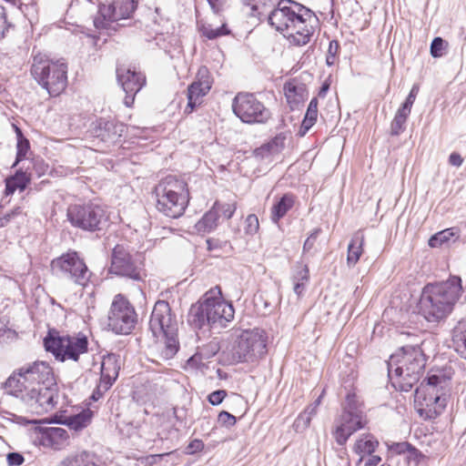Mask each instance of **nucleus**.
<instances>
[{
    "label": "nucleus",
    "mask_w": 466,
    "mask_h": 466,
    "mask_svg": "<svg viewBox=\"0 0 466 466\" xmlns=\"http://www.w3.org/2000/svg\"><path fill=\"white\" fill-rule=\"evenodd\" d=\"M153 391L147 384H141L137 386L133 391V399L137 402L146 403L152 400Z\"/></svg>",
    "instance_id": "de8ad7c7"
},
{
    "label": "nucleus",
    "mask_w": 466,
    "mask_h": 466,
    "mask_svg": "<svg viewBox=\"0 0 466 466\" xmlns=\"http://www.w3.org/2000/svg\"><path fill=\"white\" fill-rule=\"evenodd\" d=\"M23 212V209L21 207H15L11 211L6 213L4 217L7 218L8 222L10 223L15 217L21 215Z\"/></svg>",
    "instance_id": "774afa93"
},
{
    "label": "nucleus",
    "mask_w": 466,
    "mask_h": 466,
    "mask_svg": "<svg viewBox=\"0 0 466 466\" xmlns=\"http://www.w3.org/2000/svg\"><path fill=\"white\" fill-rule=\"evenodd\" d=\"M15 21L8 16L5 8L0 5V39L5 38L10 32L15 31Z\"/></svg>",
    "instance_id": "49530a36"
},
{
    "label": "nucleus",
    "mask_w": 466,
    "mask_h": 466,
    "mask_svg": "<svg viewBox=\"0 0 466 466\" xmlns=\"http://www.w3.org/2000/svg\"><path fill=\"white\" fill-rule=\"evenodd\" d=\"M138 314L128 298L116 294L110 303L106 315V328L116 335H130L136 329Z\"/></svg>",
    "instance_id": "9d476101"
},
{
    "label": "nucleus",
    "mask_w": 466,
    "mask_h": 466,
    "mask_svg": "<svg viewBox=\"0 0 466 466\" xmlns=\"http://www.w3.org/2000/svg\"><path fill=\"white\" fill-rule=\"evenodd\" d=\"M410 447V444L408 442H394L390 446V451L396 454L405 455Z\"/></svg>",
    "instance_id": "680f3d73"
},
{
    "label": "nucleus",
    "mask_w": 466,
    "mask_h": 466,
    "mask_svg": "<svg viewBox=\"0 0 466 466\" xmlns=\"http://www.w3.org/2000/svg\"><path fill=\"white\" fill-rule=\"evenodd\" d=\"M283 93L291 110L302 104L309 94L307 85L299 77L288 79L284 83Z\"/></svg>",
    "instance_id": "5701e85b"
},
{
    "label": "nucleus",
    "mask_w": 466,
    "mask_h": 466,
    "mask_svg": "<svg viewBox=\"0 0 466 466\" xmlns=\"http://www.w3.org/2000/svg\"><path fill=\"white\" fill-rule=\"evenodd\" d=\"M118 359L114 354L105 356L101 362L100 379H117L119 372Z\"/></svg>",
    "instance_id": "e433bc0d"
},
{
    "label": "nucleus",
    "mask_w": 466,
    "mask_h": 466,
    "mask_svg": "<svg viewBox=\"0 0 466 466\" xmlns=\"http://www.w3.org/2000/svg\"><path fill=\"white\" fill-rule=\"evenodd\" d=\"M116 79L126 93L124 104L127 107L133 106L136 95L147 83L145 75L135 66L119 64L116 66Z\"/></svg>",
    "instance_id": "dca6fc26"
},
{
    "label": "nucleus",
    "mask_w": 466,
    "mask_h": 466,
    "mask_svg": "<svg viewBox=\"0 0 466 466\" xmlns=\"http://www.w3.org/2000/svg\"><path fill=\"white\" fill-rule=\"evenodd\" d=\"M219 218L212 208L195 224V229L199 234H207L217 228Z\"/></svg>",
    "instance_id": "72a5a7b5"
},
{
    "label": "nucleus",
    "mask_w": 466,
    "mask_h": 466,
    "mask_svg": "<svg viewBox=\"0 0 466 466\" xmlns=\"http://www.w3.org/2000/svg\"><path fill=\"white\" fill-rule=\"evenodd\" d=\"M451 340L455 351L466 360V321L460 322L453 329Z\"/></svg>",
    "instance_id": "c9c22d12"
},
{
    "label": "nucleus",
    "mask_w": 466,
    "mask_h": 466,
    "mask_svg": "<svg viewBox=\"0 0 466 466\" xmlns=\"http://www.w3.org/2000/svg\"><path fill=\"white\" fill-rule=\"evenodd\" d=\"M92 418L93 411L87 408L83 410L78 414L66 417L63 423L66 425L71 431L79 432L91 423Z\"/></svg>",
    "instance_id": "c85d7f7f"
},
{
    "label": "nucleus",
    "mask_w": 466,
    "mask_h": 466,
    "mask_svg": "<svg viewBox=\"0 0 466 466\" xmlns=\"http://www.w3.org/2000/svg\"><path fill=\"white\" fill-rule=\"evenodd\" d=\"M243 5L249 9V15L260 18L275 4V0H241Z\"/></svg>",
    "instance_id": "4c0bfd02"
},
{
    "label": "nucleus",
    "mask_w": 466,
    "mask_h": 466,
    "mask_svg": "<svg viewBox=\"0 0 466 466\" xmlns=\"http://www.w3.org/2000/svg\"><path fill=\"white\" fill-rule=\"evenodd\" d=\"M66 217L74 228L90 232L102 230L110 218L107 207L96 199L71 204Z\"/></svg>",
    "instance_id": "423d86ee"
},
{
    "label": "nucleus",
    "mask_w": 466,
    "mask_h": 466,
    "mask_svg": "<svg viewBox=\"0 0 466 466\" xmlns=\"http://www.w3.org/2000/svg\"><path fill=\"white\" fill-rule=\"evenodd\" d=\"M368 422L363 402L355 389L350 390L343 405V412L333 432L338 444L344 445L348 439L357 431L363 429Z\"/></svg>",
    "instance_id": "0eeeda50"
},
{
    "label": "nucleus",
    "mask_w": 466,
    "mask_h": 466,
    "mask_svg": "<svg viewBox=\"0 0 466 466\" xmlns=\"http://www.w3.org/2000/svg\"><path fill=\"white\" fill-rule=\"evenodd\" d=\"M446 46V42L441 37H435L431 45V55L433 57L442 56Z\"/></svg>",
    "instance_id": "8fccbe9b"
},
{
    "label": "nucleus",
    "mask_w": 466,
    "mask_h": 466,
    "mask_svg": "<svg viewBox=\"0 0 466 466\" xmlns=\"http://www.w3.org/2000/svg\"><path fill=\"white\" fill-rule=\"evenodd\" d=\"M29 384L30 382H25V380H5L2 387L7 394L21 398L28 402Z\"/></svg>",
    "instance_id": "473e14b6"
},
{
    "label": "nucleus",
    "mask_w": 466,
    "mask_h": 466,
    "mask_svg": "<svg viewBox=\"0 0 466 466\" xmlns=\"http://www.w3.org/2000/svg\"><path fill=\"white\" fill-rule=\"evenodd\" d=\"M151 196L156 210L173 219L185 214L191 198L187 181L181 176L171 174L157 181Z\"/></svg>",
    "instance_id": "7ed1b4c3"
},
{
    "label": "nucleus",
    "mask_w": 466,
    "mask_h": 466,
    "mask_svg": "<svg viewBox=\"0 0 466 466\" xmlns=\"http://www.w3.org/2000/svg\"><path fill=\"white\" fill-rule=\"evenodd\" d=\"M267 337L258 329L244 330L231 350L233 362L254 360L267 354Z\"/></svg>",
    "instance_id": "ddd939ff"
},
{
    "label": "nucleus",
    "mask_w": 466,
    "mask_h": 466,
    "mask_svg": "<svg viewBox=\"0 0 466 466\" xmlns=\"http://www.w3.org/2000/svg\"><path fill=\"white\" fill-rule=\"evenodd\" d=\"M7 462L10 466H18L24 462V457L16 452H11L7 455Z\"/></svg>",
    "instance_id": "0e129e2a"
},
{
    "label": "nucleus",
    "mask_w": 466,
    "mask_h": 466,
    "mask_svg": "<svg viewBox=\"0 0 466 466\" xmlns=\"http://www.w3.org/2000/svg\"><path fill=\"white\" fill-rule=\"evenodd\" d=\"M46 351L51 352L57 360L77 361L79 356L87 352L88 340L86 335H60L59 331L50 329L44 339Z\"/></svg>",
    "instance_id": "1a4fd4ad"
},
{
    "label": "nucleus",
    "mask_w": 466,
    "mask_h": 466,
    "mask_svg": "<svg viewBox=\"0 0 466 466\" xmlns=\"http://www.w3.org/2000/svg\"><path fill=\"white\" fill-rule=\"evenodd\" d=\"M212 209L217 213L218 218L220 219H230L236 209H237V203H222L219 201H216L214 205L212 206Z\"/></svg>",
    "instance_id": "a18cd8bd"
},
{
    "label": "nucleus",
    "mask_w": 466,
    "mask_h": 466,
    "mask_svg": "<svg viewBox=\"0 0 466 466\" xmlns=\"http://www.w3.org/2000/svg\"><path fill=\"white\" fill-rule=\"evenodd\" d=\"M304 9V5L295 1L280 0L268 14V22L272 28L284 35Z\"/></svg>",
    "instance_id": "f3484780"
},
{
    "label": "nucleus",
    "mask_w": 466,
    "mask_h": 466,
    "mask_svg": "<svg viewBox=\"0 0 466 466\" xmlns=\"http://www.w3.org/2000/svg\"><path fill=\"white\" fill-rule=\"evenodd\" d=\"M117 20L118 18L113 4H101L99 5L97 15L94 19V25L97 29H106L112 22Z\"/></svg>",
    "instance_id": "7c9ffc66"
},
{
    "label": "nucleus",
    "mask_w": 466,
    "mask_h": 466,
    "mask_svg": "<svg viewBox=\"0 0 466 466\" xmlns=\"http://www.w3.org/2000/svg\"><path fill=\"white\" fill-rule=\"evenodd\" d=\"M58 466H100L95 453L82 451L76 454L67 456Z\"/></svg>",
    "instance_id": "c756f323"
},
{
    "label": "nucleus",
    "mask_w": 466,
    "mask_h": 466,
    "mask_svg": "<svg viewBox=\"0 0 466 466\" xmlns=\"http://www.w3.org/2000/svg\"><path fill=\"white\" fill-rule=\"evenodd\" d=\"M152 336L151 348L157 358L169 360L177 354L179 349L178 332H164Z\"/></svg>",
    "instance_id": "412c9836"
},
{
    "label": "nucleus",
    "mask_w": 466,
    "mask_h": 466,
    "mask_svg": "<svg viewBox=\"0 0 466 466\" xmlns=\"http://www.w3.org/2000/svg\"><path fill=\"white\" fill-rule=\"evenodd\" d=\"M203 359L201 354H194L190 359H188L184 366L186 370H199L204 366Z\"/></svg>",
    "instance_id": "864d4df0"
},
{
    "label": "nucleus",
    "mask_w": 466,
    "mask_h": 466,
    "mask_svg": "<svg viewBox=\"0 0 466 466\" xmlns=\"http://www.w3.org/2000/svg\"><path fill=\"white\" fill-rule=\"evenodd\" d=\"M50 268L54 273L62 274L83 288L88 285L92 275L85 258L73 249L52 259Z\"/></svg>",
    "instance_id": "9b49d317"
},
{
    "label": "nucleus",
    "mask_w": 466,
    "mask_h": 466,
    "mask_svg": "<svg viewBox=\"0 0 466 466\" xmlns=\"http://www.w3.org/2000/svg\"><path fill=\"white\" fill-rule=\"evenodd\" d=\"M391 385L395 390L400 391H409L413 387L410 380H391Z\"/></svg>",
    "instance_id": "e2e57ef3"
},
{
    "label": "nucleus",
    "mask_w": 466,
    "mask_h": 466,
    "mask_svg": "<svg viewBox=\"0 0 466 466\" xmlns=\"http://www.w3.org/2000/svg\"><path fill=\"white\" fill-rule=\"evenodd\" d=\"M419 90H420L419 86L418 85H414L411 87V89H410V91L406 100L404 101V103L401 105L400 107H402L404 109H407V110L411 112V107H412V106H413V104H414V102L416 100V97H417V95L419 93Z\"/></svg>",
    "instance_id": "5fc2aeb1"
},
{
    "label": "nucleus",
    "mask_w": 466,
    "mask_h": 466,
    "mask_svg": "<svg viewBox=\"0 0 466 466\" xmlns=\"http://www.w3.org/2000/svg\"><path fill=\"white\" fill-rule=\"evenodd\" d=\"M218 420L221 425L228 427V428L234 426L237 421L235 416L228 413V411H224V410L218 414Z\"/></svg>",
    "instance_id": "4d7b16f0"
},
{
    "label": "nucleus",
    "mask_w": 466,
    "mask_h": 466,
    "mask_svg": "<svg viewBox=\"0 0 466 466\" xmlns=\"http://www.w3.org/2000/svg\"><path fill=\"white\" fill-rule=\"evenodd\" d=\"M378 444V441L370 434H365L360 437L353 447L355 453L360 455L358 464L360 463L366 456L374 452Z\"/></svg>",
    "instance_id": "2f4dec72"
},
{
    "label": "nucleus",
    "mask_w": 466,
    "mask_h": 466,
    "mask_svg": "<svg viewBox=\"0 0 466 466\" xmlns=\"http://www.w3.org/2000/svg\"><path fill=\"white\" fill-rule=\"evenodd\" d=\"M35 431L40 434L39 441L45 447L59 451L68 445L69 434L63 428L38 426Z\"/></svg>",
    "instance_id": "4be33fe9"
},
{
    "label": "nucleus",
    "mask_w": 466,
    "mask_h": 466,
    "mask_svg": "<svg viewBox=\"0 0 466 466\" xmlns=\"http://www.w3.org/2000/svg\"><path fill=\"white\" fill-rule=\"evenodd\" d=\"M68 65L65 59H54L42 53L32 58L30 73L38 85L53 97L63 94L68 84Z\"/></svg>",
    "instance_id": "20e7f679"
},
{
    "label": "nucleus",
    "mask_w": 466,
    "mask_h": 466,
    "mask_svg": "<svg viewBox=\"0 0 466 466\" xmlns=\"http://www.w3.org/2000/svg\"><path fill=\"white\" fill-rule=\"evenodd\" d=\"M461 293V279L457 276L446 281L429 283L422 289L418 312L428 322H440L452 312Z\"/></svg>",
    "instance_id": "f257e3e1"
},
{
    "label": "nucleus",
    "mask_w": 466,
    "mask_h": 466,
    "mask_svg": "<svg viewBox=\"0 0 466 466\" xmlns=\"http://www.w3.org/2000/svg\"><path fill=\"white\" fill-rule=\"evenodd\" d=\"M287 139L288 133L280 132L268 142L255 148L253 151V156L256 158L263 159L271 156L279 155L284 150Z\"/></svg>",
    "instance_id": "b1692460"
},
{
    "label": "nucleus",
    "mask_w": 466,
    "mask_h": 466,
    "mask_svg": "<svg viewBox=\"0 0 466 466\" xmlns=\"http://www.w3.org/2000/svg\"><path fill=\"white\" fill-rule=\"evenodd\" d=\"M289 28L284 36L293 46H305L313 36L318 26L319 19L316 15L305 7L301 14Z\"/></svg>",
    "instance_id": "a211bd4d"
},
{
    "label": "nucleus",
    "mask_w": 466,
    "mask_h": 466,
    "mask_svg": "<svg viewBox=\"0 0 466 466\" xmlns=\"http://www.w3.org/2000/svg\"><path fill=\"white\" fill-rule=\"evenodd\" d=\"M17 160H21L26 157V154L30 148V144L27 138L23 137L17 140Z\"/></svg>",
    "instance_id": "6e6d98bb"
},
{
    "label": "nucleus",
    "mask_w": 466,
    "mask_h": 466,
    "mask_svg": "<svg viewBox=\"0 0 466 466\" xmlns=\"http://www.w3.org/2000/svg\"><path fill=\"white\" fill-rule=\"evenodd\" d=\"M124 130V126L116 120L99 118L92 130L95 137L102 141H108L116 137H120Z\"/></svg>",
    "instance_id": "a878e982"
},
{
    "label": "nucleus",
    "mask_w": 466,
    "mask_h": 466,
    "mask_svg": "<svg viewBox=\"0 0 466 466\" xmlns=\"http://www.w3.org/2000/svg\"><path fill=\"white\" fill-rule=\"evenodd\" d=\"M204 449V443L201 440L195 439L191 441L188 445L186 447L185 452L187 454H195L198 451H201Z\"/></svg>",
    "instance_id": "bf43d9fd"
},
{
    "label": "nucleus",
    "mask_w": 466,
    "mask_h": 466,
    "mask_svg": "<svg viewBox=\"0 0 466 466\" xmlns=\"http://www.w3.org/2000/svg\"><path fill=\"white\" fill-rule=\"evenodd\" d=\"M109 272L133 280H141L144 276V261L137 252L131 253L123 245H116L112 251Z\"/></svg>",
    "instance_id": "4468645a"
},
{
    "label": "nucleus",
    "mask_w": 466,
    "mask_h": 466,
    "mask_svg": "<svg viewBox=\"0 0 466 466\" xmlns=\"http://www.w3.org/2000/svg\"><path fill=\"white\" fill-rule=\"evenodd\" d=\"M113 6L118 20L128 18L137 8L134 0H115Z\"/></svg>",
    "instance_id": "37998d69"
},
{
    "label": "nucleus",
    "mask_w": 466,
    "mask_h": 466,
    "mask_svg": "<svg viewBox=\"0 0 466 466\" xmlns=\"http://www.w3.org/2000/svg\"><path fill=\"white\" fill-rule=\"evenodd\" d=\"M227 396V391L224 390H215L212 393H210L208 397V401L211 405H218L220 404L225 397Z\"/></svg>",
    "instance_id": "13d9d810"
},
{
    "label": "nucleus",
    "mask_w": 466,
    "mask_h": 466,
    "mask_svg": "<svg viewBox=\"0 0 466 466\" xmlns=\"http://www.w3.org/2000/svg\"><path fill=\"white\" fill-rule=\"evenodd\" d=\"M233 113L243 123L266 124L271 119L270 110L253 93L239 92L232 101Z\"/></svg>",
    "instance_id": "f8f14e48"
},
{
    "label": "nucleus",
    "mask_w": 466,
    "mask_h": 466,
    "mask_svg": "<svg viewBox=\"0 0 466 466\" xmlns=\"http://www.w3.org/2000/svg\"><path fill=\"white\" fill-rule=\"evenodd\" d=\"M30 382L28 403L37 410V412L53 410L59 401L65 399L60 394L56 380H25Z\"/></svg>",
    "instance_id": "2eb2a0df"
},
{
    "label": "nucleus",
    "mask_w": 466,
    "mask_h": 466,
    "mask_svg": "<svg viewBox=\"0 0 466 466\" xmlns=\"http://www.w3.org/2000/svg\"><path fill=\"white\" fill-rule=\"evenodd\" d=\"M449 163L454 167H461L463 163V158L457 152H452L449 157Z\"/></svg>",
    "instance_id": "338daca9"
},
{
    "label": "nucleus",
    "mask_w": 466,
    "mask_h": 466,
    "mask_svg": "<svg viewBox=\"0 0 466 466\" xmlns=\"http://www.w3.org/2000/svg\"><path fill=\"white\" fill-rule=\"evenodd\" d=\"M320 232V229L318 228V229H315L308 238L307 239L305 240L304 242V245H303V251L304 252H309V250H311L314 246H315V243H316V240H317V238L319 236Z\"/></svg>",
    "instance_id": "052dcab7"
},
{
    "label": "nucleus",
    "mask_w": 466,
    "mask_h": 466,
    "mask_svg": "<svg viewBox=\"0 0 466 466\" xmlns=\"http://www.w3.org/2000/svg\"><path fill=\"white\" fill-rule=\"evenodd\" d=\"M297 200L295 194L289 192L284 194L276 203L273 204L270 209L271 220L274 223H279L287 213L294 207Z\"/></svg>",
    "instance_id": "bb28decb"
},
{
    "label": "nucleus",
    "mask_w": 466,
    "mask_h": 466,
    "mask_svg": "<svg viewBox=\"0 0 466 466\" xmlns=\"http://www.w3.org/2000/svg\"><path fill=\"white\" fill-rule=\"evenodd\" d=\"M457 233L458 230H455V228H453L443 229L432 235L430 238L428 244L431 248L441 247L442 244L448 242Z\"/></svg>",
    "instance_id": "c03bdc74"
},
{
    "label": "nucleus",
    "mask_w": 466,
    "mask_h": 466,
    "mask_svg": "<svg viewBox=\"0 0 466 466\" xmlns=\"http://www.w3.org/2000/svg\"><path fill=\"white\" fill-rule=\"evenodd\" d=\"M214 83V78L209 69L202 66L198 69L195 80L187 86V104L185 107L186 114H191L196 107L204 102V97L209 93Z\"/></svg>",
    "instance_id": "6ab92c4d"
},
{
    "label": "nucleus",
    "mask_w": 466,
    "mask_h": 466,
    "mask_svg": "<svg viewBox=\"0 0 466 466\" xmlns=\"http://www.w3.org/2000/svg\"><path fill=\"white\" fill-rule=\"evenodd\" d=\"M410 114V111L404 109L402 107H400L391 123H390V134L392 136H399L400 133H402L405 129V124L407 122V119Z\"/></svg>",
    "instance_id": "a19ab883"
},
{
    "label": "nucleus",
    "mask_w": 466,
    "mask_h": 466,
    "mask_svg": "<svg viewBox=\"0 0 466 466\" xmlns=\"http://www.w3.org/2000/svg\"><path fill=\"white\" fill-rule=\"evenodd\" d=\"M53 375L50 365L44 361L26 364L14 371L8 379L29 377L30 379H49Z\"/></svg>",
    "instance_id": "393cba45"
},
{
    "label": "nucleus",
    "mask_w": 466,
    "mask_h": 466,
    "mask_svg": "<svg viewBox=\"0 0 466 466\" xmlns=\"http://www.w3.org/2000/svg\"><path fill=\"white\" fill-rule=\"evenodd\" d=\"M309 269L308 265L299 264L298 266L296 273L293 276L295 293L298 295H300L303 292L305 286L309 282Z\"/></svg>",
    "instance_id": "58836bf2"
},
{
    "label": "nucleus",
    "mask_w": 466,
    "mask_h": 466,
    "mask_svg": "<svg viewBox=\"0 0 466 466\" xmlns=\"http://www.w3.org/2000/svg\"><path fill=\"white\" fill-rule=\"evenodd\" d=\"M259 228V221L258 217L255 214H249L246 218V233L248 234H255L258 231Z\"/></svg>",
    "instance_id": "603ef678"
},
{
    "label": "nucleus",
    "mask_w": 466,
    "mask_h": 466,
    "mask_svg": "<svg viewBox=\"0 0 466 466\" xmlns=\"http://www.w3.org/2000/svg\"><path fill=\"white\" fill-rule=\"evenodd\" d=\"M446 380H423L415 390V409L420 417L431 420L438 417L447 406L450 394L442 385Z\"/></svg>",
    "instance_id": "39448f33"
},
{
    "label": "nucleus",
    "mask_w": 466,
    "mask_h": 466,
    "mask_svg": "<svg viewBox=\"0 0 466 466\" xmlns=\"http://www.w3.org/2000/svg\"><path fill=\"white\" fill-rule=\"evenodd\" d=\"M234 316L232 303L226 300L220 286L217 285L191 305L187 321L195 329H201L207 324L211 328H225L234 319Z\"/></svg>",
    "instance_id": "f03ea898"
},
{
    "label": "nucleus",
    "mask_w": 466,
    "mask_h": 466,
    "mask_svg": "<svg viewBox=\"0 0 466 466\" xmlns=\"http://www.w3.org/2000/svg\"><path fill=\"white\" fill-rule=\"evenodd\" d=\"M425 356L418 346L407 345L391 354L388 361L389 378H420L425 368Z\"/></svg>",
    "instance_id": "6e6552de"
},
{
    "label": "nucleus",
    "mask_w": 466,
    "mask_h": 466,
    "mask_svg": "<svg viewBox=\"0 0 466 466\" xmlns=\"http://www.w3.org/2000/svg\"><path fill=\"white\" fill-rule=\"evenodd\" d=\"M207 2L208 3L211 10L215 14H218L223 10V7L227 3V0H207Z\"/></svg>",
    "instance_id": "69168bd1"
},
{
    "label": "nucleus",
    "mask_w": 466,
    "mask_h": 466,
    "mask_svg": "<svg viewBox=\"0 0 466 466\" xmlns=\"http://www.w3.org/2000/svg\"><path fill=\"white\" fill-rule=\"evenodd\" d=\"M198 31L201 36L208 39L214 40L218 37L228 35L230 34L229 29L227 27V25L224 23L218 28H213L210 24H202L198 27Z\"/></svg>",
    "instance_id": "ea45409f"
},
{
    "label": "nucleus",
    "mask_w": 466,
    "mask_h": 466,
    "mask_svg": "<svg viewBox=\"0 0 466 466\" xmlns=\"http://www.w3.org/2000/svg\"><path fill=\"white\" fill-rule=\"evenodd\" d=\"M318 113L317 111L307 108L299 129L300 136H304L315 125L318 119Z\"/></svg>",
    "instance_id": "09e8293b"
},
{
    "label": "nucleus",
    "mask_w": 466,
    "mask_h": 466,
    "mask_svg": "<svg viewBox=\"0 0 466 466\" xmlns=\"http://www.w3.org/2000/svg\"><path fill=\"white\" fill-rule=\"evenodd\" d=\"M149 330L152 334L164 332H178L176 314L166 300H157L152 309L149 319Z\"/></svg>",
    "instance_id": "aec40b11"
},
{
    "label": "nucleus",
    "mask_w": 466,
    "mask_h": 466,
    "mask_svg": "<svg viewBox=\"0 0 466 466\" xmlns=\"http://www.w3.org/2000/svg\"><path fill=\"white\" fill-rule=\"evenodd\" d=\"M325 394V389L322 390L320 395L317 398V400L308 406V408L302 412L297 419L296 423L299 427L302 424L303 427H308L310 423V420L314 415L317 413V409L321 403V399Z\"/></svg>",
    "instance_id": "79ce46f5"
},
{
    "label": "nucleus",
    "mask_w": 466,
    "mask_h": 466,
    "mask_svg": "<svg viewBox=\"0 0 466 466\" xmlns=\"http://www.w3.org/2000/svg\"><path fill=\"white\" fill-rule=\"evenodd\" d=\"M365 236L361 230L356 231L349 243L347 253V264L354 267L364 252Z\"/></svg>",
    "instance_id": "cd10ccee"
},
{
    "label": "nucleus",
    "mask_w": 466,
    "mask_h": 466,
    "mask_svg": "<svg viewBox=\"0 0 466 466\" xmlns=\"http://www.w3.org/2000/svg\"><path fill=\"white\" fill-rule=\"evenodd\" d=\"M30 182L29 177L25 172H16L13 177L5 179V195H12L16 190L23 191Z\"/></svg>",
    "instance_id": "f704fd0d"
},
{
    "label": "nucleus",
    "mask_w": 466,
    "mask_h": 466,
    "mask_svg": "<svg viewBox=\"0 0 466 466\" xmlns=\"http://www.w3.org/2000/svg\"><path fill=\"white\" fill-rule=\"evenodd\" d=\"M421 458L422 454L416 448L410 445L409 451H407L405 454V459L409 465L418 466Z\"/></svg>",
    "instance_id": "3c124183"
}]
</instances>
